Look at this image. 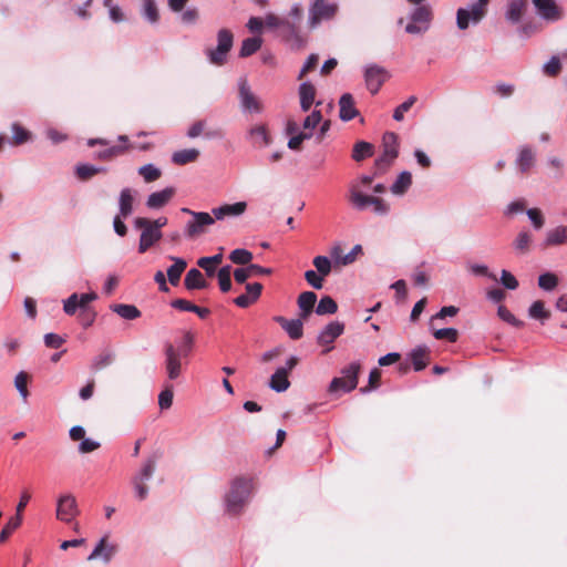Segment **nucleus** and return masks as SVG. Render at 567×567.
<instances>
[{
  "instance_id": "ea45409f",
  "label": "nucleus",
  "mask_w": 567,
  "mask_h": 567,
  "mask_svg": "<svg viewBox=\"0 0 567 567\" xmlns=\"http://www.w3.org/2000/svg\"><path fill=\"white\" fill-rule=\"evenodd\" d=\"M338 310L337 302L329 296L322 297L316 308V312L320 316L333 315Z\"/></svg>"
},
{
  "instance_id": "cd10ccee",
  "label": "nucleus",
  "mask_w": 567,
  "mask_h": 567,
  "mask_svg": "<svg viewBox=\"0 0 567 567\" xmlns=\"http://www.w3.org/2000/svg\"><path fill=\"white\" fill-rule=\"evenodd\" d=\"M526 7L527 0H509L506 18L513 23L519 22L526 11Z\"/></svg>"
},
{
  "instance_id": "774afa93",
  "label": "nucleus",
  "mask_w": 567,
  "mask_h": 567,
  "mask_svg": "<svg viewBox=\"0 0 567 567\" xmlns=\"http://www.w3.org/2000/svg\"><path fill=\"white\" fill-rule=\"evenodd\" d=\"M561 70V63L557 56H553L544 66V72L549 76H556Z\"/></svg>"
},
{
  "instance_id": "39448f33",
  "label": "nucleus",
  "mask_w": 567,
  "mask_h": 567,
  "mask_svg": "<svg viewBox=\"0 0 567 567\" xmlns=\"http://www.w3.org/2000/svg\"><path fill=\"white\" fill-rule=\"evenodd\" d=\"M382 155L375 161L377 172H384L399 155V137L393 132H386L382 137Z\"/></svg>"
},
{
  "instance_id": "c756f323",
  "label": "nucleus",
  "mask_w": 567,
  "mask_h": 567,
  "mask_svg": "<svg viewBox=\"0 0 567 567\" xmlns=\"http://www.w3.org/2000/svg\"><path fill=\"white\" fill-rule=\"evenodd\" d=\"M299 94H300V106L303 112H307L311 107V105L315 101L316 89L311 83L305 82L300 85Z\"/></svg>"
},
{
  "instance_id": "0e129e2a",
  "label": "nucleus",
  "mask_w": 567,
  "mask_h": 567,
  "mask_svg": "<svg viewBox=\"0 0 567 567\" xmlns=\"http://www.w3.org/2000/svg\"><path fill=\"white\" fill-rule=\"evenodd\" d=\"M380 382H381V370L378 368H374L370 372L368 386L361 388L360 391L365 393L370 390H374L380 386Z\"/></svg>"
},
{
  "instance_id": "79ce46f5",
  "label": "nucleus",
  "mask_w": 567,
  "mask_h": 567,
  "mask_svg": "<svg viewBox=\"0 0 567 567\" xmlns=\"http://www.w3.org/2000/svg\"><path fill=\"white\" fill-rule=\"evenodd\" d=\"M113 361H114V354L112 352L100 353L92 361L91 370L93 372H99V371L103 370L104 368L111 365Z\"/></svg>"
},
{
  "instance_id": "bb28decb",
  "label": "nucleus",
  "mask_w": 567,
  "mask_h": 567,
  "mask_svg": "<svg viewBox=\"0 0 567 567\" xmlns=\"http://www.w3.org/2000/svg\"><path fill=\"white\" fill-rule=\"evenodd\" d=\"M184 285L188 290L206 289L208 287V282L205 280L203 274L196 268L188 270Z\"/></svg>"
},
{
  "instance_id": "2eb2a0df",
  "label": "nucleus",
  "mask_w": 567,
  "mask_h": 567,
  "mask_svg": "<svg viewBox=\"0 0 567 567\" xmlns=\"http://www.w3.org/2000/svg\"><path fill=\"white\" fill-rule=\"evenodd\" d=\"M344 331V324L339 321H332L326 326V328L320 332L317 338V342L320 346H329L323 353H328L332 350L331 344L334 340L340 337Z\"/></svg>"
},
{
  "instance_id": "37998d69",
  "label": "nucleus",
  "mask_w": 567,
  "mask_h": 567,
  "mask_svg": "<svg viewBox=\"0 0 567 567\" xmlns=\"http://www.w3.org/2000/svg\"><path fill=\"white\" fill-rule=\"evenodd\" d=\"M138 174L146 183H152L162 176V171L153 164H146L138 168Z\"/></svg>"
},
{
  "instance_id": "338daca9",
  "label": "nucleus",
  "mask_w": 567,
  "mask_h": 567,
  "mask_svg": "<svg viewBox=\"0 0 567 567\" xmlns=\"http://www.w3.org/2000/svg\"><path fill=\"white\" fill-rule=\"evenodd\" d=\"M323 277L315 270H307L305 272V279L315 289H321L323 286Z\"/></svg>"
},
{
  "instance_id": "f03ea898",
  "label": "nucleus",
  "mask_w": 567,
  "mask_h": 567,
  "mask_svg": "<svg viewBox=\"0 0 567 567\" xmlns=\"http://www.w3.org/2000/svg\"><path fill=\"white\" fill-rule=\"evenodd\" d=\"M250 494L251 482L243 477L235 478L226 495L227 512L233 515H238L248 502Z\"/></svg>"
},
{
  "instance_id": "603ef678",
  "label": "nucleus",
  "mask_w": 567,
  "mask_h": 567,
  "mask_svg": "<svg viewBox=\"0 0 567 567\" xmlns=\"http://www.w3.org/2000/svg\"><path fill=\"white\" fill-rule=\"evenodd\" d=\"M156 462H157V456L153 455V456L148 457L147 461L145 462L144 466L142 467L141 472L137 475H135L134 477H141L142 481L150 480L155 472Z\"/></svg>"
},
{
  "instance_id": "f704fd0d",
  "label": "nucleus",
  "mask_w": 567,
  "mask_h": 567,
  "mask_svg": "<svg viewBox=\"0 0 567 567\" xmlns=\"http://www.w3.org/2000/svg\"><path fill=\"white\" fill-rule=\"evenodd\" d=\"M134 197L130 188H124L120 194V215L123 218L128 217L133 213Z\"/></svg>"
},
{
  "instance_id": "bf43d9fd",
  "label": "nucleus",
  "mask_w": 567,
  "mask_h": 567,
  "mask_svg": "<svg viewBox=\"0 0 567 567\" xmlns=\"http://www.w3.org/2000/svg\"><path fill=\"white\" fill-rule=\"evenodd\" d=\"M497 313H498L499 318L502 320L506 321L507 323H509L516 328L524 327V322L516 319L515 316L505 306H499Z\"/></svg>"
},
{
  "instance_id": "473e14b6",
  "label": "nucleus",
  "mask_w": 567,
  "mask_h": 567,
  "mask_svg": "<svg viewBox=\"0 0 567 567\" xmlns=\"http://www.w3.org/2000/svg\"><path fill=\"white\" fill-rule=\"evenodd\" d=\"M516 164L522 173L529 171L535 164V153L530 147L525 146L520 150Z\"/></svg>"
},
{
  "instance_id": "3c124183",
  "label": "nucleus",
  "mask_w": 567,
  "mask_h": 567,
  "mask_svg": "<svg viewBox=\"0 0 567 567\" xmlns=\"http://www.w3.org/2000/svg\"><path fill=\"white\" fill-rule=\"evenodd\" d=\"M12 144L21 145L30 140V132L18 123L12 124Z\"/></svg>"
},
{
  "instance_id": "49530a36",
  "label": "nucleus",
  "mask_w": 567,
  "mask_h": 567,
  "mask_svg": "<svg viewBox=\"0 0 567 567\" xmlns=\"http://www.w3.org/2000/svg\"><path fill=\"white\" fill-rule=\"evenodd\" d=\"M143 14L151 23L158 21L159 13L155 0H143Z\"/></svg>"
},
{
  "instance_id": "a19ab883",
  "label": "nucleus",
  "mask_w": 567,
  "mask_h": 567,
  "mask_svg": "<svg viewBox=\"0 0 567 567\" xmlns=\"http://www.w3.org/2000/svg\"><path fill=\"white\" fill-rule=\"evenodd\" d=\"M105 171L106 169L103 167H95V166L89 165V164H81V165L76 166L75 173H76V176L81 181H87V179L92 178L94 175H96L99 173H103Z\"/></svg>"
},
{
  "instance_id": "4be33fe9",
  "label": "nucleus",
  "mask_w": 567,
  "mask_h": 567,
  "mask_svg": "<svg viewBox=\"0 0 567 567\" xmlns=\"http://www.w3.org/2000/svg\"><path fill=\"white\" fill-rule=\"evenodd\" d=\"M176 190L174 187H166L159 192L152 193L147 197L146 205L148 208L158 209L164 207L174 197Z\"/></svg>"
},
{
  "instance_id": "393cba45",
  "label": "nucleus",
  "mask_w": 567,
  "mask_h": 567,
  "mask_svg": "<svg viewBox=\"0 0 567 567\" xmlns=\"http://www.w3.org/2000/svg\"><path fill=\"white\" fill-rule=\"evenodd\" d=\"M317 301V295L312 291H305L298 297V306L301 310L300 317L306 320L311 315Z\"/></svg>"
},
{
  "instance_id": "6e6552de",
  "label": "nucleus",
  "mask_w": 567,
  "mask_h": 567,
  "mask_svg": "<svg viewBox=\"0 0 567 567\" xmlns=\"http://www.w3.org/2000/svg\"><path fill=\"white\" fill-rule=\"evenodd\" d=\"M165 354V371L169 380H176L182 374V358L181 352L172 343L167 342L164 346Z\"/></svg>"
},
{
  "instance_id": "ddd939ff",
  "label": "nucleus",
  "mask_w": 567,
  "mask_h": 567,
  "mask_svg": "<svg viewBox=\"0 0 567 567\" xmlns=\"http://www.w3.org/2000/svg\"><path fill=\"white\" fill-rule=\"evenodd\" d=\"M76 515H79V508L75 497L72 494L62 495L58 501L56 518L71 523Z\"/></svg>"
},
{
  "instance_id": "aec40b11",
  "label": "nucleus",
  "mask_w": 567,
  "mask_h": 567,
  "mask_svg": "<svg viewBox=\"0 0 567 567\" xmlns=\"http://www.w3.org/2000/svg\"><path fill=\"white\" fill-rule=\"evenodd\" d=\"M274 320L289 334L293 340H298L303 336L302 319L288 320L285 317L276 316Z\"/></svg>"
},
{
  "instance_id": "58836bf2",
  "label": "nucleus",
  "mask_w": 567,
  "mask_h": 567,
  "mask_svg": "<svg viewBox=\"0 0 567 567\" xmlns=\"http://www.w3.org/2000/svg\"><path fill=\"white\" fill-rule=\"evenodd\" d=\"M261 44H262L261 38H258V37L247 38L241 43L239 55L241 58L250 56L261 48Z\"/></svg>"
},
{
  "instance_id": "09e8293b",
  "label": "nucleus",
  "mask_w": 567,
  "mask_h": 567,
  "mask_svg": "<svg viewBox=\"0 0 567 567\" xmlns=\"http://www.w3.org/2000/svg\"><path fill=\"white\" fill-rule=\"evenodd\" d=\"M528 313L533 319L538 320H547L550 317V312L545 309V303L542 300L535 301L530 306Z\"/></svg>"
},
{
  "instance_id": "1a4fd4ad",
  "label": "nucleus",
  "mask_w": 567,
  "mask_h": 567,
  "mask_svg": "<svg viewBox=\"0 0 567 567\" xmlns=\"http://www.w3.org/2000/svg\"><path fill=\"white\" fill-rule=\"evenodd\" d=\"M135 227L142 231L140 238V248H150L155 245L162 236L161 230L156 226L151 225V219L137 217L135 219Z\"/></svg>"
},
{
  "instance_id": "f257e3e1",
  "label": "nucleus",
  "mask_w": 567,
  "mask_h": 567,
  "mask_svg": "<svg viewBox=\"0 0 567 567\" xmlns=\"http://www.w3.org/2000/svg\"><path fill=\"white\" fill-rule=\"evenodd\" d=\"M373 182V176H361L358 181L350 184L349 187V202L359 210H364L369 206L378 215H385L389 212V205L380 197L365 195L362 190L364 187H369Z\"/></svg>"
},
{
  "instance_id": "4d7b16f0",
  "label": "nucleus",
  "mask_w": 567,
  "mask_h": 567,
  "mask_svg": "<svg viewBox=\"0 0 567 567\" xmlns=\"http://www.w3.org/2000/svg\"><path fill=\"white\" fill-rule=\"evenodd\" d=\"M229 259L234 264L247 265L252 260V254L250 250H231Z\"/></svg>"
},
{
  "instance_id": "f8f14e48",
  "label": "nucleus",
  "mask_w": 567,
  "mask_h": 567,
  "mask_svg": "<svg viewBox=\"0 0 567 567\" xmlns=\"http://www.w3.org/2000/svg\"><path fill=\"white\" fill-rule=\"evenodd\" d=\"M338 10L337 4L330 3L328 0H315L310 8V23L312 27L322 20H329L334 17Z\"/></svg>"
},
{
  "instance_id": "9b49d317",
  "label": "nucleus",
  "mask_w": 567,
  "mask_h": 567,
  "mask_svg": "<svg viewBox=\"0 0 567 567\" xmlns=\"http://www.w3.org/2000/svg\"><path fill=\"white\" fill-rule=\"evenodd\" d=\"M536 12L546 21H559L564 18V9L555 0H532Z\"/></svg>"
},
{
  "instance_id": "a878e982",
  "label": "nucleus",
  "mask_w": 567,
  "mask_h": 567,
  "mask_svg": "<svg viewBox=\"0 0 567 567\" xmlns=\"http://www.w3.org/2000/svg\"><path fill=\"white\" fill-rule=\"evenodd\" d=\"M115 551L116 548L114 546L107 545L106 537H103L95 546L91 555L87 557V560L102 558L105 563H109Z\"/></svg>"
},
{
  "instance_id": "a18cd8bd",
  "label": "nucleus",
  "mask_w": 567,
  "mask_h": 567,
  "mask_svg": "<svg viewBox=\"0 0 567 567\" xmlns=\"http://www.w3.org/2000/svg\"><path fill=\"white\" fill-rule=\"evenodd\" d=\"M22 516H18L17 514L9 519L6 526L2 528L0 533V543L7 542L10 535L21 525Z\"/></svg>"
},
{
  "instance_id": "6e6d98bb",
  "label": "nucleus",
  "mask_w": 567,
  "mask_h": 567,
  "mask_svg": "<svg viewBox=\"0 0 567 567\" xmlns=\"http://www.w3.org/2000/svg\"><path fill=\"white\" fill-rule=\"evenodd\" d=\"M312 262L317 271L322 277H326L331 272L332 265L331 261L326 256H317L315 257Z\"/></svg>"
},
{
  "instance_id": "a211bd4d",
  "label": "nucleus",
  "mask_w": 567,
  "mask_h": 567,
  "mask_svg": "<svg viewBox=\"0 0 567 567\" xmlns=\"http://www.w3.org/2000/svg\"><path fill=\"white\" fill-rule=\"evenodd\" d=\"M117 141L122 144L97 152L95 158L100 161H112L113 158L125 154L132 148V145L128 143V137L126 135H120Z\"/></svg>"
},
{
  "instance_id": "5701e85b",
  "label": "nucleus",
  "mask_w": 567,
  "mask_h": 567,
  "mask_svg": "<svg viewBox=\"0 0 567 567\" xmlns=\"http://www.w3.org/2000/svg\"><path fill=\"white\" fill-rule=\"evenodd\" d=\"M340 118L342 121H351L358 115V110L354 105L353 96L350 93H344L339 101Z\"/></svg>"
},
{
  "instance_id": "de8ad7c7",
  "label": "nucleus",
  "mask_w": 567,
  "mask_h": 567,
  "mask_svg": "<svg viewBox=\"0 0 567 567\" xmlns=\"http://www.w3.org/2000/svg\"><path fill=\"white\" fill-rule=\"evenodd\" d=\"M230 271V266H225L217 272L219 288L223 292H228L231 289Z\"/></svg>"
},
{
  "instance_id": "e2e57ef3",
  "label": "nucleus",
  "mask_w": 567,
  "mask_h": 567,
  "mask_svg": "<svg viewBox=\"0 0 567 567\" xmlns=\"http://www.w3.org/2000/svg\"><path fill=\"white\" fill-rule=\"evenodd\" d=\"M362 254V250H350L347 255L341 256L340 254H337L334 256V262L338 266H347L352 262H354L358 258V256Z\"/></svg>"
},
{
  "instance_id": "4c0bfd02",
  "label": "nucleus",
  "mask_w": 567,
  "mask_h": 567,
  "mask_svg": "<svg viewBox=\"0 0 567 567\" xmlns=\"http://www.w3.org/2000/svg\"><path fill=\"white\" fill-rule=\"evenodd\" d=\"M373 148L371 143L360 141L353 146L352 158L355 162H361L364 158L371 157L373 155Z\"/></svg>"
},
{
  "instance_id": "b1692460",
  "label": "nucleus",
  "mask_w": 567,
  "mask_h": 567,
  "mask_svg": "<svg viewBox=\"0 0 567 567\" xmlns=\"http://www.w3.org/2000/svg\"><path fill=\"white\" fill-rule=\"evenodd\" d=\"M271 270L268 269V268H262L258 265H249L248 267L246 268H238L234 271V277H235V280L238 282V284H244L248 278L250 277H254V276H259V275H265V274H270Z\"/></svg>"
},
{
  "instance_id": "c9c22d12",
  "label": "nucleus",
  "mask_w": 567,
  "mask_h": 567,
  "mask_svg": "<svg viewBox=\"0 0 567 567\" xmlns=\"http://www.w3.org/2000/svg\"><path fill=\"white\" fill-rule=\"evenodd\" d=\"M546 244L550 246L567 244V226H558L547 233Z\"/></svg>"
},
{
  "instance_id": "680f3d73",
  "label": "nucleus",
  "mask_w": 567,
  "mask_h": 567,
  "mask_svg": "<svg viewBox=\"0 0 567 567\" xmlns=\"http://www.w3.org/2000/svg\"><path fill=\"white\" fill-rule=\"evenodd\" d=\"M173 389L171 386L165 388L158 395V405L162 410H167L173 404Z\"/></svg>"
},
{
  "instance_id": "0eeeda50",
  "label": "nucleus",
  "mask_w": 567,
  "mask_h": 567,
  "mask_svg": "<svg viewBox=\"0 0 567 567\" xmlns=\"http://www.w3.org/2000/svg\"><path fill=\"white\" fill-rule=\"evenodd\" d=\"M217 47L215 49H208L207 55L213 64L223 65L233 47L234 35L230 30L220 29L217 34Z\"/></svg>"
},
{
  "instance_id": "e433bc0d",
  "label": "nucleus",
  "mask_w": 567,
  "mask_h": 567,
  "mask_svg": "<svg viewBox=\"0 0 567 567\" xmlns=\"http://www.w3.org/2000/svg\"><path fill=\"white\" fill-rule=\"evenodd\" d=\"M412 184V175L410 172H402L396 181L391 186V192L394 195H403Z\"/></svg>"
},
{
  "instance_id": "7ed1b4c3",
  "label": "nucleus",
  "mask_w": 567,
  "mask_h": 567,
  "mask_svg": "<svg viewBox=\"0 0 567 567\" xmlns=\"http://www.w3.org/2000/svg\"><path fill=\"white\" fill-rule=\"evenodd\" d=\"M361 371V365L358 362H352L341 370V377L333 378L329 385V392H351L358 385V378Z\"/></svg>"
},
{
  "instance_id": "864d4df0",
  "label": "nucleus",
  "mask_w": 567,
  "mask_h": 567,
  "mask_svg": "<svg viewBox=\"0 0 567 567\" xmlns=\"http://www.w3.org/2000/svg\"><path fill=\"white\" fill-rule=\"evenodd\" d=\"M557 285L558 278L551 272H546L538 277V286L544 290H554Z\"/></svg>"
},
{
  "instance_id": "8fccbe9b",
  "label": "nucleus",
  "mask_w": 567,
  "mask_h": 567,
  "mask_svg": "<svg viewBox=\"0 0 567 567\" xmlns=\"http://www.w3.org/2000/svg\"><path fill=\"white\" fill-rule=\"evenodd\" d=\"M29 380H30V377L24 371L19 372L14 379V385H16L17 390L19 391L20 395L23 398V400H27V398L29 396V390H28Z\"/></svg>"
},
{
  "instance_id": "423d86ee",
  "label": "nucleus",
  "mask_w": 567,
  "mask_h": 567,
  "mask_svg": "<svg viewBox=\"0 0 567 567\" xmlns=\"http://www.w3.org/2000/svg\"><path fill=\"white\" fill-rule=\"evenodd\" d=\"M489 0H477L470 10L460 8L456 12V24L460 30H465L470 21L478 23L487 13Z\"/></svg>"
},
{
  "instance_id": "7c9ffc66",
  "label": "nucleus",
  "mask_w": 567,
  "mask_h": 567,
  "mask_svg": "<svg viewBox=\"0 0 567 567\" xmlns=\"http://www.w3.org/2000/svg\"><path fill=\"white\" fill-rule=\"evenodd\" d=\"M411 361L415 371L423 370L430 360V350L426 347L414 349L411 354Z\"/></svg>"
},
{
  "instance_id": "69168bd1",
  "label": "nucleus",
  "mask_w": 567,
  "mask_h": 567,
  "mask_svg": "<svg viewBox=\"0 0 567 567\" xmlns=\"http://www.w3.org/2000/svg\"><path fill=\"white\" fill-rule=\"evenodd\" d=\"M312 136L311 132H301L295 136H292L288 141V147L292 151H299L301 148V144L305 140H309Z\"/></svg>"
},
{
  "instance_id": "dca6fc26",
  "label": "nucleus",
  "mask_w": 567,
  "mask_h": 567,
  "mask_svg": "<svg viewBox=\"0 0 567 567\" xmlns=\"http://www.w3.org/2000/svg\"><path fill=\"white\" fill-rule=\"evenodd\" d=\"M278 35L293 45L301 47L302 39L299 34V25L289 19L284 18L281 27L277 31Z\"/></svg>"
},
{
  "instance_id": "20e7f679",
  "label": "nucleus",
  "mask_w": 567,
  "mask_h": 567,
  "mask_svg": "<svg viewBox=\"0 0 567 567\" xmlns=\"http://www.w3.org/2000/svg\"><path fill=\"white\" fill-rule=\"evenodd\" d=\"M182 212L192 216V219L187 221L185 227V235L188 238L195 239L200 237L215 223V218L209 213L193 212L188 208H183Z\"/></svg>"
},
{
  "instance_id": "052dcab7",
  "label": "nucleus",
  "mask_w": 567,
  "mask_h": 567,
  "mask_svg": "<svg viewBox=\"0 0 567 567\" xmlns=\"http://www.w3.org/2000/svg\"><path fill=\"white\" fill-rule=\"evenodd\" d=\"M416 102V96H410L405 102L400 104L393 112V118L395 121H402L404 117V113L408 112Z\"/></svg>"
},
{
  "instance_id": "9d476101",
  "label": "nucleus",
  "mask_w": 567,
  "mask_h": 567,
  "mask_svg": "<svg viewBox=\"0 0 567 567\" xmlns=\"http://www.w3.org/2000/svg\"><path fill=\"white\" fill-rule=\"evenodd\" d=\"M298 362L299 360L297 357H290L286 362V367L278 368L271 375L269 386L277 392L286 391L290 386L288 374L298 364Z\"/></svg>"
},
{
  "instance_id": "f3484780",
  "label": "nucleus",
  "mask_w": 567,
  "mask_h": 567,
  "mask_svg": "<svg viewBox=\"0 0 567 567\" xmlns=\"http://www.w3.org/2000/svg\"><path fill=\"white\" fill-rule=\"evenodd\" d=\"M364 76L368 90L372 94H375L385 82L386 72L380 66L372 65L365 70Z\"/></svg>"
},
{
  "instance_id": "13d9d810",
  "label": "nucleus",
  "mask_w": 567,
  "mask_h": 567,
  "mask_svg": "<svg viewBox=\"0 0 567 567\" xmlns=\"http://www.w3.org/2000/svg\"><path fill=\"white\" fill-rule=\"evenodd\" d=\"M437 340H449L450 342H456L458 339V331L454 328H443L435 330L433 333Z\"/></svg>"
},
{
  "instance_id": "4468645a",
  "label": "nucleus",
  "mask_w": 567,
  "mask_h": 567,
  "mask_svg": "<svg viewBox=\"0 0 567 567\" xmlns=\"http://www.w3.org/2000/svg\"><path fill=\"white\" fill-rule=\"evenodd\" d=\"M239 99L244 110L255 113H260L262 111L261 102L251 92L246 79H241L239 82Z\"/></svg>"
},
{
  "instance_id": "6ab92c4d",
  "label": "nucleus",
  "mask_w": 567,
  "mask_h": 567,
  "mask_svg": "<svg viewBox=\"0 0 567 567\" xmlns=\"http://www.w3.org/2000/svg\"><path fill=\"white\" fill-rule=\"evenodd\" d=\"M246 203L245 202H237L235 204H225L220 207H216L212 209V215L215 218V220H221L226 217H235L244 214L246 210Z\"/></svg>"
},
{
  "instance_id": "72a5a7b5",
  "label": "nucleus",
  "mask_w": 567,
  "mask_h": 567,
  "mask_svg": "<svg viewBox=\"0 0 567 567\" xmlns=\"http://www.w3.org/2000/svg\"><path fill=\"white\" fill-rule=\"evenodd\" d=\"M111 310L126 320H134L141 317V311L134 305L115 303Z\"/></svg>"
},
{
  "instance_id": "5fc2aeb1",
  "label": "nucleus",
  "mask_w": 567,
  "mask_h": 567,
  "mask_svg": "<svg viewBox=\"0 0 567 567\" xmlns=\"http://www.w3.org/2000/svg\"><path fill=\"white\" fill-rule=\"evenodd\" d=\"M194 341H195V336L193 332H190V331L184 332L183 342L178 348H176L181 352V355H183L184 358L188 357V354L193 350Z\"/></svg>"
},
{
  "instance_id": "c03bdc74",
  "label": "nucleus",
  "mask_w": 567,
  "mask_h": 567,
  "mask_svg": "<svg viewBox=\"0 0 567 567\" xmlns=\"http://www.w3.org/2000/svg\"><path fill=\"white\" fill-rule=\"evenodd\" d=\"M432 19V10L429 6H419L412 13L411 20L427 25Z\"/></svg>"
},
{
  "instance_id": "c85d7f7f",
  "label": "nucleus",
  "mask_w": 567,
  "mask_h": 567,
  "mask_svg": "<svg viewBox=\"0 0 567 567\" xmlns=\"http://www.w3.org/2000/svg\"><path fill=\"white\" fill-rule=\"evenodd\" d=\"M199 157V151L196 148H186L174 152L172 155V162L176 165L183 166L189 163H194Z\"/></svg>"
},
{
  "instance_id": "412c9836",
  "label": "nucleus",
  "mask_w": 567,
  "mask_h": 567,
  "mask_svg": "<svg viewBox=\"0 0 567 567\" xmlns=\"http://www.w3.org/2000/svg\"><path fill=\"white\" fill-rule=\"evenodd\" d=\"M249 140L254 147L262 148L271 143V136L265 124L252 126L249 132Z\"/></svg>"
},
{
  "instance_id": "2f4dec72",
  "label": "nucleus",
  "mask_w": 567,
  "mask_h": 567,
  "mask_svg": "<svg viewBox=\"0 0 567 567\" xmlns=\"http://www.w3.org/2000/svg\"><path fill=\"white\" fill-rule=\"evenodd\" d=\"M174 264L167 269L168 281L176 286L179 282L181 276L187 267L186 260L182 258H171Z\"/></svg>"
}]
</instances>
